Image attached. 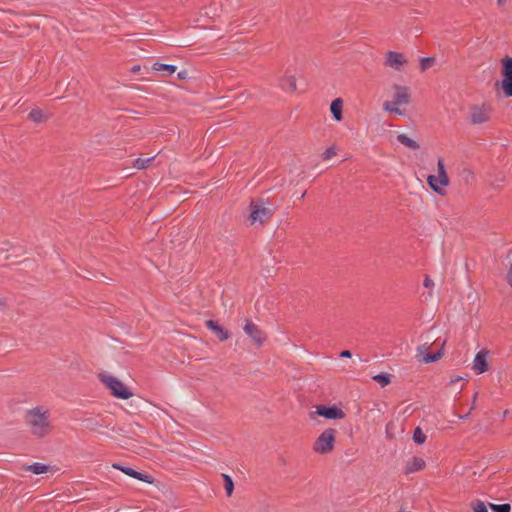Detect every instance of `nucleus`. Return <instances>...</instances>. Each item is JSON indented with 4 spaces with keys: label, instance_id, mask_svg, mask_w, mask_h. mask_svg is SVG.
<instances>
[{
    "label": "nucleus",
    "instance_id": "5701e85b",
    "mask_svg": "<svg viewBox=\"0 0 512 512\" xmlns=\"http://www.w3.org/2000/svg\"><path fill=\"white\" fill-rule=\"evenodd\" d=\"M496 88L501 86V89L506 97H512V78L502 79L501 82H496Z\"/></svg>",
    "mask_w": 512,
    "mask_h": 512
},
{
    "label": "nucleus",
    "instance_id": "423d86ee",
    "mask_svg": "<svg viewBox=\"0 0 512 512\" xmlns=\"http://www.w3.org/2000/svg\"><path fill=\"white\" fill-rule=\"evenodd\" d=\"M491 107L482 105H473L470 108V122L472 124H483L490 119Z\"/></svg>",
    "mask_w": 512,
    "mask_h": 512
},
{
    "label": "nucleus",
    "instance_id": "6ab92c4d",
    "mask_svg": "<svg viewBox=\"0 0 512 512\" xmlns=\"http://www.w3.org/2000/svg\"><path fill=\"white\" fill-rule=\"evenodd\" d=\"M397 140L403 144L404 146L412 149V150H417L420 148V145L413 139H411L410 137H408L406 134L404 133H400L397 135Z\"/></svg>",
    "mask_w": 512,
    "mask_h": 512
},
{
    "label": "nucleus",
    "instance_id": "e433bc0d",
    "mask_svg": "<svg viewBox=\"0 0 512 512\" xmlns=\"http://www.w3.org/2000/svg\"><path fill=\"white\" fill-rule=\"evenodd\" d=\"M507 281L509 285L512 287V264L509 267L508 273H507Z\"/></svg>",
    "mask_w": 512,
    "mask_h": 512
},
{
    "label": "nucleus",
    "instance_id": "f8f14e48",
    "mask_svg": "<svg viewBox=\"0 0 512 512\" xmlns=\"http://www.w3.org/2000/svg\"><path fill=\"white\" fill-rule=\"evenodd\" d=\"M394 89H395L396 93L394 95L393 104L394 105L409 104L410 94H409L408 88L405 86L394 85Z\"/></svg>",
    "mask_w": 512,
    "mask_h": 512
},
{
    "label": "nucleus",
    "instance_id": "f704fd0d",
    "mask_svg": "<svg viewBox=\"0 0 512 512\" xmlns=\"http://www.w3.org/2000/svg\"><path fill=\"white\" fill-rule=\"evenodd\" d=\"M334 155H336V152H335V150H334V148H333V147H330V148L326 149V150L322 153L321 157H322V159H323V160H328V159H330L331 157H333Z\"/></svg>",
    "mask_w": 512,
    "mask_h": 512
},
{
    "label": "nucleus",
    "instance_id": "a18cd8bd",
    "mask_svg": "<svg viewBox=\"0 0 512 512\" xmlns=\"http://www.w3.org/2000/svg\"><path fill=\"white\" fill-rule=\"evenodd\" d=\"M469 414H466L464 416H461L462 419H466L468 417Z\"/></svg>",
    "mask_w": 512,
    "mask_h": 512
},
{
    "label": "nucleus",
    "instance_id": "f3484780",
    "mask_svg": "<svg viewBox=\"0 0 512 512\" xmlns=\"http://www.w3.org/2000/svg\"><path fill=\"white\" fill-rule=\"evenodd\" d=\"M49 469H50L49 465H46V464H43L40 462H35V463L25 467L26 471H29L36 475L47 473L49 471Z\"/></svg>",
    "mask_w": 512,
    "mask_h": 512
},
{
    "label": "nucleus",
    "instance_id": "412c9836",
    "mask_svg": "<svg viewBox=\"0 0 512 512\" xmlns=\"http://www.w3.org/2000/svg\"><path fill=\"white\" fill-rule=\"evenodd\" d=\"M502 79H510L512 78V57H505L502 60Z\"/></svg>",
    "mask_w": 512,
    "mask_h": 512
},
{
    "label": "nucleus",
    "instance_id": "7ed1b4c3",
    "mask_svg": "<svg viewBox=\"0 0 512 512\" xmlns=\"http://www.w3.org/2000/svg\"><path fill=\"white\" fill-rule=\"evenodd\" d=\"M251 213L249 220L251 223L260 222L263 224L265 221L270 219L275 212V207L272 204L266 205L263 199L252 201L250 204Z\"/></svg>",
    "mask_w": 512,
    "mask_h": 512
},
{
    "label": "nucleus",
    "instance_id": "6e6552de",
    "mask_svg": "<svg viewBox=\"0 0 512 512\" xmlns=\"http://www.w3.org/2000/svg\"><path fill=\"white\" fill-rule=\"evenodd\" d=\"M315 414L329 420H339L345 417L343 410L336 405H318Z\"/></svg>",
    "mask_w": 512,
    "mask_h": 512
},
{
    "label": "nucleus",
    "instance_id": "20e7f679",
    "mask_svg": "<svg viewBox=\"0 0 512 512\" xmlns=\"http://www.w3.org/2000/svg\"><path fill=\"white\" fill-rule=\"evenodd\" d=\"M336 430L332 428L325 429L316 439L313 450L319 454L331 452L335 444Z\"/></svg>",
    "mask_w": 512,
    "mask_h": 512
},
{
    "label": "nucleus",
    "instance_id": "f257e3e1",
    "mask_svg": "<svg viewBox=\"0 0 512 512\" xmlns=\"http://www.w3.org/2000/svg\"><path fill=\"white\" fill-rule=\"evenodd\" d=\"M27 423L31 426V432L37 437H44L49 431V422L46 412L41 413L39 408H34L29 411Z\"/></svg>",
    "mask_w": 512,
    "mask_h": 512
},
{
    "label": "nucleus",
    "instance_id": "79ce46f5",
    "mask_svg": "<svg viewBox=\"0 0 512 512\" xmlns=\"http://www.w3.org/2000/svg\"><path fill=\"white\" fill-rule=\"evenodd\" d=\"M460 380H463V378H462V377H457V378H455V379H451V380H450V384L456 383V382H458V381H460Z\"/></svg>",
    "mask_w": 512,
    "mask_h": 512
},
{
    "label": "nucleus",
    "instance_id": "0eeeda50",
    "mask_svg": "<svg viewBox=\"0 0 512 512\" xmlns=\"http://www.w3.org/2000/svg\"><path fill=\"white\" fill-rule=\"evenodd\" d=\"M243 330L258 347L266 340L265 333L252 320L246 319Z\"/></svg>",
    "mask_w": 512,
    "mask_h": 512
},
{
    "label": "nucleus",
    "instance_id": "1a4fd4ad",
    "mask_svg": "<svg viewBox=\"0 0 512 512\" xmlns=\"http://www.w3.org/2000/svg\"><path fill=\"white\" fill-rule=\"evenodd\" d=\"M406 62L407 61L402 53L389 51L386 55L385 65L395 69L396 71H401Z\"/></svg>",
    "mask_w": 512,
    "mask_h": 512
},
{
    "label": "nucleus",
    "instance_id": "c9c22d12",
    "mask_svg": "<svg viewBox=\"0 0 512 512\" xmlns=\"http://www.w3.org/2000/svg\"><path fill=\"white\" fill-rule=\"evenodd\" d=\"M177 78L179 80H186L189 78V73L187 70H181L177 73Z\"/></svg>",
    "mask_w": 512,
    "mask_h": 512
},
{
    "label": "nucleus",
    "instance_id": "aec40b11",
    "mask_svg": "<svg viewBox=\"0 0 512 512\" xmlns=\"http://www.w3.org/2000/svg\"><path fill=\"white\" fill-rule=\"evenodd\" d=\"M152 70L162 71L166 75H172L173 73L176 72L177 67L175 65H171V64H163V63L156 62L152 65Z\"/></svg>",
    "mask_w": 512,
    "mask_h": 512
},
{
    "label": "nucleus",
    "instance_id": "7c9ffc66",
    "mask_svg": "<svg viewBox=\"0 0 512 512\" xmlns=\"http://www.w3.org/2000/svg\"><path fill=\"white\" fill-rule=\"evenodd\" d=\"M490 508L493 512H510L511 511V505L508 503L504 504H489Z\"/></svg>",
    "mask_w": 512,
    "mask_h": 512
},
{
    "label": "nucleus",
    "instance_id": "39448f33",
    "mask_svg": "<svg viewBox=\"0 0 512 512\" xmlns=\"http://www.w3.org/2000/svg\"><path fill=\"white\" fill-rule=\"evenodd\" d=\"M445 345V340L441 343L440 347L433 353L429 352L431 344L426 342L417 348V356L421 357L420 361L424 363H434L442 358L443 356V347Z\"/></svg>",
    "mask_w": 512,
    "mask_h": 512
},
{
    "label": "nucleus",
    "instance_id": "2eb2a0df",
    "mask_svg": "<svg viewBox=\"0 0 512 512\" xmlns=\"http://www.w3.org/2000/svg\"><path fill=\"white\" fill-rule=\"evenodd\" d=\"M427 183L430 186V188L437 194L442 196L445 194L444 187L440 185V177L435 175H429L427 177Z\"/></svg>",
    "mask_w": 512,
    "mask_h": 512
},
{
    "label": "nucleus",
    "instance_id": "dca6fc26",
    "mask_svg": "<svg viewBox=\"0 0 512 512\" xmlns=\"http://www.w3.org/2000/svg\"><path fill=\"white\" fill-rule=\"evenodd\" d=\"M437 167H438V177H440V185L443 187L448 186L449 185V177L447 175L445 165H444V160L442 158L438 159Z\"/></svg>",
    "mask_w": 512,
    "mask_h": 512
},
{
    "label": "nucleus",
    "instance_id": "a878e982",
    "mask_svg": "<svg viewBox=\"0 0 512 512\" xmlns=\"http://www.w3.org/2000/svg\"><path fill=\"white\" fill-rule=\"evenodd\" d=\"M28 118L34 123H40L44 119V114L40 109H32L28 114Z\"/></svg>",
    "mask_w": 512,
    "mask_h": 512
},
{
    "label": "nucleus",
    "instance_id": "ddd939ff",
    "mask_svg": "<svg viewBox=\"0 0 512 512\" xmlns=\"http://www.w3.org/2000/svg\"><path fill=\"white\" fill-rule=\"evenodd\" d=\"M425 466L426 463L421 457L414 456L408 461L405 469V474H411L414 472L421 471L425 468Z\"/></svg>",
    "mask_w": 512,
    "mask_h": 512
},
{
    "label": "nucleus",
    "instance_id": "c756f323",
    "mask_svg": "<svg viewBox=\"0 0 512 512\" xmlns=\"http://www.w3.org/2000/svg\"><path fill=\"white\" fill-rule=\"evenodd\" d=\"M471 508L473 512H488L486 504L481 500L472 501Z\"/></svg>",
    "mask_w": 512,
    "mask_h": 512
},
{
    "label": "nucleus",
    "instance_id": "37998d69",
    "mask_svg": "<svg viewBox=\"0 0 512 512\" xmlns=\"http://www.w3.org/2000/svg\"><path fill=\"white\" fill-rule=\"evenodd\" d=\"M505 3V0H497V4L499 6H502Z\"/></svg>",
    "mask_w": 512,
    "mask_h": 512
},
{
    "label": "nucleus",
    "instance_id": "4468645a",
    "mask_svg": "<svg viewBox=\"0 0 512 512\" xmlns=\"http://www.w3.org/2000/svg\"><path fill=\"white\" fill-rule=\"evenodd\" d=\"M330 111L335 120L341 121L343 118V101L341 98H336L331 102Z\"/></svg>",
    "mask_w": 512,
    "mask_h": 512
},
{
    "label": "nucleus",
    "instance_id": "2f4dec72",
    "mask_svg": "<svg viewBox=\"0 0 512 512\" xmlns=\"http://www.w3.org/2000/svg\"><path fill=\"white\" fill-rule=\"evenodd\" d=\"M434 57H422L420 58V68L422 71L429 69L435 63Z\"/></svg>",
    "mask_w": 512,
    "mask_h": 512
},
{
    "label": "nucleus",
    "instance_id": "9d476101",
    "mask_svg": "<svg viewBox=\"0 0 512 512\" xmlns=\"http://www.w3.org/2000/svg\"><path fill=\"white\" fill-rule=\"evenodd\" d=\"M488 351L486 349L480 350L474 358L472 369L474 372L479 375L488 370V361H487Z\"/></svg>",
    "mask_w": 512,
    "mask_h": 512
},
{
    "label": "nucleus",
    "instance_id": "bb28decb",
    "mask_svg": "<svg viewBox=\"0 0 512 512\" xmlns=\"http://www.w3.org/2000/svg\"><path fill=\"white\" fill-rule=\"evenodd\" d=\"M153 160H154V157L137 158L134 161V167L137 169H145L150 166V164Z\"/></svg>",
    "mask_w": 512,
    "mask_h": 512
},
{
    "label": "nucleus",
    "instance_id": "4c0bfd02",
    "mask_svg": "<svg viewBox=\"0 0 512 512\" xmlns=\"http://www.w3.org/2000/svg\"><path fill=\"white\" fill-rule=\"evenodd\" d=\"M423 285L428 288V287L433 286L434 283H433L432 279H430L428 276H426L424 279Z\"/></svg>",
    "mask_w": 512,
    "mask_h": 512
},
{
    "label": "nucleus",
    "instance_id": "b1692460",
    "mask_svg": "<svg viewBox=\"0 0 512 512\" xmlns=\"http://www.w3.org/2000/svg\"><path fill=\"white\" fill-rule=\"evenodd\" d=\"M223 484L226 491V495L230 497L234 491V481L232 477L228 474H222Z\"/></svg>",
    "mask_w": 512,
    "mask_h": 512
},
{
    "label": "nucleus",
    "instance_id": "f03ea898",
    "mask_svg": "<svg viewBox=\"0 0 512 512\" xmlns=\"http://www.w3.org/2000/svg\"><path fill=\"white\" fill-rule=\"evenodd\" d=\"M99 377L100 381L105 384L114 397L127 400L133 396L131 390L118 378L105 374H100Z\"/></svg>",
    "mask_w": 512,
    "mask_h": 512
},
{
    "label": "nucleus",
    "instance_id": "4be33fe9",
    "mask_svg": "<svg viewBox=\"0 0 512 512\" xmlns=\"http://www.w3.org/2000/svg\"><path fill=\"white\" fill-rule=\"evenodd\" d=\"M280 86L283 90L289 91V92H294L297 89L296 80L293 76H289V77H285V78L281 79Z\"/></svg>",
    "mask_w": 512,
    "mask_h": 512
},
{
    "label": "nucleus",
    "instance_id": "c85d7f7f",
    "mask_svg": "<svg viewBox=\"0 0 512 512\" xmlns=\"http://www.w3.org/2000/svg\"><path fill=\"white\" fill-rule=\"evenodd\" d=\"M113 467L117 470H120L122 471L124 474L134 478V476L137 474V470L131 468V467H128V466H124L122 464H113Z\"/></svg>",
    "mask_w": 512,
    "mask_h": 512
},
{
    "label": "nucleus",
    "instance_id": "a211bd4d",
    "mask_svg": "<svg viewBox=\"0 0 512 512\" xmlns=\"http://www.w3.org/2000/svg\"><path fill=\"white\" fill-rule=\"evenodd\" d=\"M84 428L89 430H96L98 427H108L107 424L101 423L98 419L89 417L81 420Z\"/></svg>",
    "mask_w": 512,
    "mask_h": 512
},
{
    "label": "nucleus",
    "instance_id": "ea45409f",
    "mask_svg": "<svg viewBox=\"0 0 512 512\" xmlns=\"http://www.w3.org/2000/svg\"><path fill=\"white\" fill-rule=\"evenodd\" d=\"M140 70H141V66H140V65H138V64H137V65L132 66V67H131V69H130L131 73H133V74L139 73V72H140Z\"/></svg>",
    "mask_w": 512,
    "mask_h": 512
},
{
    "label": "nucleus",
    "instance_id": "a19ab883",
    "mask_svg": "<svg viewBox=\"0 0 512 512\" xmlns=\"http://www.w3.org/2000/svg\"><path fill=\"white\" fill-rule=\"evenodd\" d=\"M463 173L466 174V181H468V177L473 178V173L470 170L464 169Z\"/></svg>",
    "mask_w": 512,
    "mask_h": 512
},
{
    "label": "nucleus",
    "instance_id": "49530a36",
    "mask_svg": "<svg viewBox=\"0 0 512 512\" xmlns=\"http://www.w3.org/2000/svg\"><path fill=\"white\" fill-rule=\"evenodd\" d=\"M305 195H306V192H304V193L301 195V199H303Z\"/></svg>",
    "mask_w": 512,
    "mask_h": 512
},
{
    "label": "nucleus",
    "instance_id": "72a5a7b5",
    "mask_svg": "<svg viewBox=\"0 0 512 512\" xmlns=\"http://www.w3.org/2000/svg\"><path fill=\"white\" fill-rule=\"evenodd\" d=\"M135 479H138L140 481H143L145 483H153V477L149 474H146V473H142V472H139L137 471V474L134 476Z\"/></svg>",
    "mask_w": 512,
    "mask_h": 512
},
{
    "label": "nucleus",
    "instance_id": "9b49d317",
    "mask_svg": "<svg viewBox=\"0 0 512 512\" xmlns=\"http://www.w3.org/2000/svg\"><path fill=\"white\" fill-rule=\"evenodd\" d=\"M206 327L220 340L225 341L230 338V332L225 329L223 326H221L217 321L215 320H207L206 321Z\"/></svg>",
    "mask_w": 512,
    "mask_h": 512
},
{
    "label": "nucleus",
    "instance_id": "cd10ccee",
    "mask_svg": "<svg viewBox=\"0 0 512 512\" xmlns=\"http://www.w3.org/2000/svg\"><path fill=\"white\" fill-rule=\"evenodd\" d=\"M412 438L416 444L421 445L425 442L426 435L424 434V432L422 431V429L420 427H416L414 429Z\"/></svg>",
    "mask_w": 512,
    "mask_h": 512
},
{
    "label": "nucleus",
    "instance_id": "473e14b6",
    "mask_svg": "<svg viewBox=\"0 0 512 512\" xmlns=\"http://www.w3.org/2000/svg\"><path fill=\"white\" fill-rule=\"evenodd\" d=\"M397 106L398 105H394L393 104V101L392 102L385 101L384 104H383V108H384L385 111L390 112V113H395V114L402 115L401 110Z\"/></svg>",
    "mask_w": 512,
    "mask_h": 512
},
{
    "label": "nucleus",
    "instance_id": "c03bdc74",
    "mask_svg": "<svg viewBox=\"0 0 512 512\" xmlns=\"http://www.w3.org/2000/svg\"><path fill=\"white\" fill-rule=\"evenodd\" d=\"M399 511L406 512V508L402 506Z\"/></svg>",
    "mask_w": 512,
    "mask_h": 512
},
{
    "label": "nucleus",
    "instance_id": "393cba45",
    "mask_svg": "<svg viewBox=\"0 0 512 512\" xmlns=\"http://www.w3.org/2000/svg\"><path fill=\"white\" fill-rule=\"evenodd\" d=\"M381 387H385L391 382V375L387 373H379L372 377Z\"/></svg>",
    "mask_w": 512,
    "mask_h": 512
},
{
    "label": "nucleus",
    "instance_id": "58836bf2",
    "mask_svg": "<svg viewBox=\"0 0 512 512\" xmlns=\"http://www.w3.org/2000/svg\"><path fill=\"white\" fill-rule=\"evenodd\" d=\"M351 356H352V354H351L350 350H343L340 353V357H343V358H350Z\"/></svg>",
    "mask_w": 512,
    "mask_h": 512
}]
</instances>
